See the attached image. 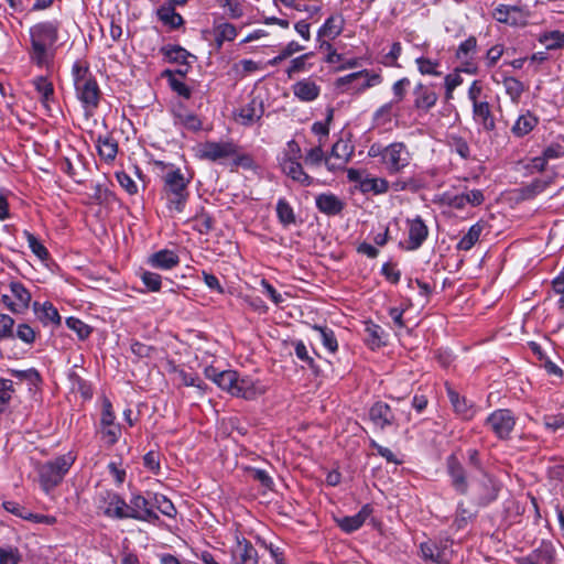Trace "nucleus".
<instances>
[{
  "label": "nucleus",
  "instance_id": "obj_1",
  "mask_svg": "<svg viewBox=\"0 0 564 564\" xmlns=\"http://www.w3.org/2000/svg\"><path fill=\"white\" fill-rule=\"evenodd\" d=\"M31 59L42 66L47 59L48 50L58 39V24L52 21L40 22L31 26Z\"/></svg>",
  "mask_w": 564,
  "mask_h": 564
},
{
  "label": "nucleus",
  "instance_id": "obj_2",
  "mask_svg": "<svg viewBox=\"0 0 564 564\" xmlns=\"http://www.w3.org/2000/svg\"><path fill=\"white\" fill-rule=\"evenodd\" d=\"M75 462L72 453L58 456L37 466V476L42 489L48 494L57 487Z\"/></svg>",
  "mask_w": 564,
  "mask_h": 564
},
{
  "label": "nucleus",
  "instance_id": "obj_3",
  "mask_svg": "<svg viewBox=\"0 0 564 564\" xmlns=\"http://www.w3.org/2000/svg\"><path fill=\"white\" fill-rule=\"evenodd\" d=\"M73 72L77 97L83 102L86 112L91 113L99 104V86L87 68H83L78 64H75Z\"/></svg>",
  "mask_w": 564,
  "mask_h": 564
},
{
  "label": "nucleus",
  "instance_id": "obj_4",
  "mask_svg": "<svg viewBox=\"0 0 564 564\" xmlns=\"http://www.w3.org/2000/svg\"><path fill=\"white\" fill-rule=\"evenodd\" d=\"M163 180V192L167 200V207L182 213L189 195L187 188L189 180L180 170L169 171Z\"/></svg>",
  "mask_w": 564,
  "mask_h": 564
},
{
  "label": "nucleus",
  "instance_id": "obj_5",
  "mask_svg": "<svg viewBox=\"0 0 564 564\" xmlns=\"http://www.w3.org/2000/svg\"><path fill=\"white\" fill-rule=\"evenodd\" d=\"M96 503L98 510H100L107 518L118 520L124 519L127 502L117 492L111 490H100L97 494Z\"/></svg>",
  "mask_w": 564,
  "mask_h": 564
},
{
  "label": "nucleus",
  "instance_id": "obj_6",
  "mask_svg": "<svg viewBox=\"0 0 564 564\" xmlns=\"http://www.w3.org/2000/svg\"><path fill=\"white\" fill-rule=\"evenodd\" d=\"M486 423L499 438L505 440L513 431L516 417L510 410L500 409L492 412Z\"/></svg>",
  "mask_w": 564,
  "mask_h": 564
},
{
  "label": "nucleus",
  "instance_id": "obj_7",
  "mask_svg": "<svg viewBox=\"0 0 564 564\" xmlns=\"http://www.w3.org/2000/svg\"><path fill=\"white\" fill-rule=\"evenodd\" d=\"M384 163L392 172H399L409 164V152L403 143H392L381 153Z\"/></svg>",
  "mask_w": 564,
  "mask_h": 564
},
{
  "label": "nucleus",
  "instance_id": "obj_8",
  "mask_svg": "<svg viewBox=\"0 0 564 564\" xmlns=\"http://www.w3.org/2000/svg\"><path fill=\"white\" fill-rule=\"evenodd\" d=\"M236 153V145L231 142H206L199 149L200 158L209 161L227 159Z\"/></svg>",
  "mask_w": 564,
  "mask_h": 564
},
{
  "label": "nucleus",
  "instance_id": "obj_9",
  "mask_svg": "<svg viewBox=\"0 0 564 564\" xmlns=\"http://www.w3.org/2000/svg\"><path fill=\"white\" fill-rule=\"evenodd\" d=\"M231 562L232 564H260L258 551L246 539L238 540L231 549Z\"/></svg>",
  "mask_w": 564,
  "mask_h": 564
},
{
  "label": "nucleus",
  "instance_id": "obj_10",
  "mask_svg": "<svg viewBox=\"0 0 564 564\" xmlns=\"http://www.w3.org/2000/svg\"><path fill=\"white\" fill-rule=\"evenodd\" d=\"M447 473L452 478V485L456 491L462 495L467 494L468 482L466 479V474L463 465L459 463L455 455H451L447 458Z\"/></svg>",
  "mask_w": 564,
  "mask_h": 564
},
{
  "label": "nucleus",
  "instance_id": "obj_11",
  "mask_svg": "<svg viewBox=\"0 0 564 564\" xmlns=\"http://www.w3.org/2000/svg\"><path fill=\"white\" fill-rule=\"evenodd\" d=\"M263 113V102L257 98H253L249 104L240 108L236 120L243 126H251L256 121H259Z\"/></svg>",
  "mask_w": 564,
  "mask_h": 564
},
{
  "label": "nucleus",
  "instance_id": "obj_12",
  "mask_svg": "<svg viewBox=\"0 0 564 564\" xmlns=\"http://www.w3.org/2000/svg\"><path fill=\"white\" fill-rule=\"evenodd\" d=\"M414 107L422 110H430L436 105L438 96L432 86L419 83L414 90Z\"/></svg>",
  "mask_w": 564,
  "mask_h": 564
},
{
  "label": "nucleus",
  "instance_id": "obj_13",
  "mask_svg": "<svg viewBox=\"0 0 564 564\" xmlns=\"http://www.w3.org/2000/svg\"><path fill=\"white\" fill-rule=\"evenodd\" d=\"M173 116L176 124L184 127L189 131H198L202 128L200 119L183 104H176L173 108Z\"/></svg>",
  "mask_w": 564,
  "mask_h": 564
},
{
  "label": "nucleus",
  "instance_id": "obj_14",
  "mask_svg": "<svg viewBox=\"0 0 564 564\" xmlns=\"http://www.w3.org/2000/svg\"><path fill=\"white\" fill-rule=\"evenodd\" d=\"M429 235V229L424 221L416 217L415 219L409 223V250L419 249L422 243L426 240Z\"/></svg>",
  "mask_w": 564,
  "mask_h": 564
},
{
  "label": "nucleus",
  "instance_id": "obj_15",
  "mask_svg": "<svg viewBox=\"0 0 564 564\" xmlns=\"http://www.w3.org/2000/svg\"><path fill=\"white\" fill-rule=\"evenodd\" d=\"M369 417L372 423L383 430L386 426L393 424L394 415L391 408L383 402H376L369 410Z\"/></svg>",
  "mask_w": 564,
  "mask_h": 564
},
{
  "label": "nucleus",
  "instance_id": "obj_16",
  "mask_svg": "<svg viewBox=\"0 0 564 564\" xmlns=\"http://www.w3.org/2000/svg\"><path fill=\"white\" fill-rule=\"evenodd\" d=\"M10 289L17 301L8 303V308L13 313H22L29 307L31 294L20 282H12Z\"/></svg>",
  "mask_w": 564,
  "mask_h": 564
},
{
  "label": "nucleus",
  "instance_id": "obj_17",
  "mask_svg": "<svg viewBox=\"0 0 564 564\" xmlns=\"http://www.w3.org/2000/svg\"><path fill=\"white\" fill-rule=\"evenodd\" d=\"M371 512H372L371 506L365 505L358 513L350 516V517H344V518L339 519L337 521L338 525L343 531H345L347 533H351V532L358 530L365 523V521L371 514Z\"/></svg>",
  "mask_w": 564,
  "mask_h": 564
},
{
  "label": "nucleus",
  "instance_id": "obj_18",
  "mask_svg": "<svg viewBox=\"0 0 564 564\" xmlns=\"http://www.w3.org/2000/svg\"><path fill=\"white\" fill-rule=\"evenodd\" d=\"M359 79H362V83H358L354 87V89L356 91H362V90L371 87L373 85L372 82L378 80L379 76L378 75L369 76L368 72L361 70V72L352 73L347 76L338 78L336 82V85H337V87H344L346 85H350L355 82H358Z\"/></svg>",
  "mask_w": 564,
  "mask_h": 564
},
{
  "label": "nucleus",
  "instance_id": "obj_19",
  "mask_svg": "<svg viewBox=\"0 0 564 564\" xmlns=\"http://www.w3.org/2000/svg\"><path fill=\"white\" fill-rule=\"evenodd\" d=\"M265 389L259 382H254L249 378H239L237 380L236 389L234 390V395L241 397L245 399H254L258 395L264 393Z\"/></svg>",
  "mask_w": 564,
  "mask_h": 564
},
{
  "label": "nucleus",
  "instance_id": "obj_20",
  "mask_svg": "<svg viewBox=\"0 0 564 564\" xmlns=\"http://www.w3.org/2000/svg\"><path fill=\"white\" fill-rule=\"evenodd\" d=\"M180 262L178 256L169 249L160 250L149 258V263L156 269L170 270Z\"/></svg>",
  "mask_w": 564,
  "mask_h": 564
},
{
  "label": "nucleus",
  "instance_id": "obj_21",
  "mask_svg": "<svg viewBox=\"0 0 564 564\" xmlns=\"http://www.w3.org/2000/svg\"><path fill=\"white\" fill-rule=\"evenodd\" d=\"M151 507L150 500L139 494H134L131 496L130 502L127 503L124 519L140 520L142 519V513L147 512Z\"/></svg>",
  "mask_w": 564,
  "mask_h": 564
},
{
  "label": "nucleus",
  "instance_id": "obj_22",
  "mask_svg": "<svg viewBox=\"0 0 564 564\" xmlns=\"http://www.w3.org/2000/svg\"><path fill=\"white\" fill-rule=\"evenodd\" d=\"M319 87L310 78L300 80L293 85V94L302 101H313L319 95Z\"/></svg>",
  "mask_w": 564,
  "mask_h": 564
},
{
  "label": "nucleus",
  "instance_id": "obj_23",
  "mask_svg": "<svg viewBox=\"0 0 564 564\" xmlns=\"http://www.w3.org/2000/svg\"><path fill=\"white\" fill-rule=\"evenodd\" d=\"M352 154V148L344 140H338L332 148L330 155L325 158V164L328 170H334L335 164L330 162L332 159H336L339 161L338 165H344L348 162L349 158Z\"/></svg>",
  "mask_w": 564,
  "mask_h": 564
},
{
  "label": "nucleus",
  "instance_id": "obj_24",
  "mask_svg": "<svg viewBox=\"0 0 564 564\" xmlns=\"http://www.w3.org/2000/svg\"><path fill=\"white\" fill-rule=\"evenodd\" d=\"M282 170L288 176L304 186L312 184V177L304 172L301 163L295 160L285 159L282 163Z\"/></svg>",
  "mask_w": 564,
  "mask_h": 564
},
{
  "label": "nucleus",
  "instance_id": "obj_25",
  "mask_svg": "<svg viewBox=\"0 0 564 564\" xmlns=\"http://www.w3.org/2000/svg\"><path fill=\"white\" fill-rule=\"evenodd\" d=\"M317 208L327 215H337L344 208V203L334 194H321L316 197Z\"/></svg>",
  "mask_w": 564,
  "mask_h": 564
},
{
  "label": "nucleus",
  "instance_id": "obj_26",
  "mask_svg": "<svg viewBox=\"0 0 564 564\" xmlns=\"http://www.w3.org/2000/svg\"><path fill=\"white\" fill-rule=\"evenodd\" d=\"M344 29V19L341 15L329 17L318 31V40L325 37L328 40L336 39Z\"/></svg>",
  "mask_w": 564,
  "mask_h": 564
},
{
  "label": "nucleus",
  "instance_id": "obj_27",
  "mask_svg": "<svg viewBox=\"0 0 564 564\" xmlns=\"http://www.w3.org/2000/svg\"><path fill=\"white\" fill-rule=\"evenodd\" d=\"M474 108V118L475 120L482 126V128L487 131H491L495 129V119L490 111V106L488 102H479L473 106Z\"/></svg>",
  "mask_w": 564,
  "mask_h": 564
},
{
  "label": "nucleus",
  "instance_id": "obj_28",
  "mask_svg": "<svg viewBox=\"0 0 564 564\" xmlns=\"http://www.w3.org/2000/svg\"><path fill=\"white\" fill-rule=\"evenodd\" d=\"M162 53L171 61L180 63L182 66H189V59H196V57L187 52L185 48L178 45H167L162 47Z\"/></svg>",
  "mask_w": 564,
  "mask_h": 564
},
{
  "label": "nucleus",
  "instance_id": "obj_29",
  "mask_svg": "<svg viewBox=\"0 0 564 564\" xmlns=\"http://www.w3.org/2000/svg\"><path fill=\"white\" fill-rule=\"evenodd\" d=\"M530 348L532 352L536 356L539 361L541 362V367H543L549 375H553L556 377H562V369L554 364L542 350L541 346L534 341L530 343Z\"/></svg>",
  "mask_w": 564,
  "mask_h": 564
},
{
  "label": "nucleus",
  "instance_id": "obj_30",
  "mask_svg": "<svg viewBox=\"0 0 564 564\" xmlns=\"http://www.w3.org/2000/svg\"><path fill=\"white\" fill-rule=\"evenodd\" d=\"M97 149L101 159L111 162L116 159L118 153V143L112 138H101L97 140Z\"/></svg>",
  "mask_w": 564,
  "mask_h": 564
},
{
  "label": "nucleus",
  "instance_id": "obj_31",
  "mask_svg": "<svg viewBox=\"0 0 564 564\" xmlns=\"http://www.w3.org/2000/svg\"><path fill=\"white\" fill-rule=\"evenodd\" d=\"M511 13H517L521 15V9L517 6H506L500 4L497 7L494 11V18L501 23H508V24H517L518 18L511 17Z\"/></svg>",
  "mask_w": 564,
  "mask_h": 564
},
{
  "label": "nucleus",
  "instance_id": "obj_32",
  "mask_svg": "<svg viewBox=\"0 0 564 564\" xmlns=\"http://www.w3.org/2000/svg\"><path fill=\"white\" fill-rule=\"evenodd\" d=\"M159 19L172 29H176L183 24V18L172 6H163L158 10Z\"/></svg>",
  "mask_w": 564,
  "mask_h": 564
},
{
  "label": "nucleus",
  "instance_id": "obj_33",
  "mask_svg": "<svg viewBox=\"0 0 564 564\" xmlns=\"http://www.w3.org/2000/svg\"><path fill=\"white\" fill-rule=\"evenodd\" d=\"M482 229L484 224L481 223L473 225L467 231V234H465L457 243V249L465 251L471 249L475 246V243L479 240Z\"/></svg>",
  "mask_w": 564,
  "mask_h": 564
},
{
  "label": "nucleus",
  "instance_id": "obj_34",
  "mask_svg": "<svg viewBox=\"0 0 564 564\" xmlns=\"http://www.w3.org/2000/svg\"><path fill=\"white\" fill-rule=\"evenodd\" d=\"M553 560V550L550 546H543L529 556L522 557L518 564H549Z\"/></svg>",
  "mask_w": 564,
  "mask_h": 564
},
{
  "label": "nucleus",
  "instance_id": "obj_35",
  "mask_svg": "<svg viewBox=\"0 0 564 564\" xmlns=\"http://www.w3.org/2000/svg\"><path fill=\"white\" fill-rule=\"evenodd\" d=\"M34 311L37 314L39 318L44 323H56L58 324L61 321V316L57 310L51 303H44L40 305L37 302L33 304Z\"/></svg>",
  "mask_w": 564,
  "mask_h": 564
},
{
  "label": "nucleus",
  "instance_id": "obj_36",
  "mask_svg": "<svg viewBox=\"0 0 564 564\" xmlns=\"http://www.w3.org/2000/svg\"><path fill=\"white\" fill-rule=\"evenodd\" d=\"M481 488L482 494H480L478 498L479 505L486 506L497 498L499 487L490 477L485 478V480L481 484Z\"/></svg>",
  "mask_w": 564,
  "mask_h": 564
},
{
  "label": "nucleus",
  "instance_id": "obj_37",
  "mask_svg": "<svg viewBox=\"0 0 564 564\" xmlns=\"http://www.w3.org/2000/svg\"><path fill=\"white\" fill-rule=\"evenodd\" d=\"M388 182L384 178L370 177L367 175L365 181L361 182L362 193L382 194L388 191Z\"/></svg>",
  "mask_w": 564,
  "mask_h": 564
},
{
  "label": "nucleus",
  "instance_id": "obj_38",
  "mask_svg": "<svg viewBox=\"0 0 564 564\" xmlns=\"http://www.w3.org/2000/svg\"><path fill=\"white\" fill-rule=\"evenodd\" d=\"M536 122V118L527 113L518 118L511 130L517 137H523L535 127Z\"/></svg>",
  "mask_w": 564,
  "mask_h": 564
},
{
  "label": "nucleus",
  "instance_id": "obj_39",
  "mask_svg": "<svg viewBox=\"0 0 564 564\" xmlns=\"http://www.w3.org/2000/svg\"><path fill=\"white\" fill-rule=\"evenodd\" d=\"M448 398L451 403L456 411V413L460 414L464 419H469L473 415V410L467 405V401L465 398H462L457 392L449 389Z\"/></svg>",
  "mask_w": 564,
  "mask_h": 564
},
{
  "label": "nucleus",
  "instance_id": "obj_40",
  "mask_svg": "<svg viewBox=\"0 0 564 564\" xmlns=\"http://www.w3.org/2000/svg\"><path fill=\"white\" fill-rule=\"evenodd\" d=\"M151 505L166 517L174 518L176 516V508L173 502L163 495L155 494Z\"/></svg>",
  "mask_w": 564,
  "mask_h": 564
},
{
  "label": "nucleus",
  "instance_id": "obj_41",
  "mask_svg": "<svg viewBox=\"0 0 564 564\" xmlns=\"http://www.w3.org/2000/svg\"><path fill=\"white\" fill-rule=\"evenodd\" d=\"M238 373L234 370H224L218 375L217 386L234 395L237 386Z\"/></svg>",
  "mask_w": 564,
  "mask_h": 564
},
{
  "label": "nucleus",
  "instance_id": "obj_42",
  "mask_svg": "<svg viewBox=\"0 0 564 564\" xmlns=\"http://www.w3.org/2000/svg\"><path fill=\"white\" fill-rule=\"evenodd\" d=\"M276 214L279 220L285 226L295 223V215L293 208L285 199H279L276 204Z\"/></svg>",
  "mask_w": 564,
  "mask_h": 564
},
{
  "label": "nucleus",
  "instance_id": "obj_43",
  "mask_svg": "<svg viewBox=\"0 0 564 564\" xmlns=\"http://www.w3.org/2000/svg\"><path fill=\"white\" fill-rule=\"evenodd\" d=\"M22 555L15 546H0V564H19Z\"/></svg>",
  "mask_w": 564,
  "mask_h": 564
},
{
  "label": "nucleus",
  "instance_id": "obj_44",
  "mask_svg": "<svg viewBox=\"0 0 564 564\" xmlns=\"http://www.w3.org/2000/svg\"><path fill=\"white\" fill-rule=\"evenodd\" d=\"M321 334L323 345L330 351L335 352L338 348L337 339L332 329L315 325L313 327Z\"/></svg>",
  "mask_w": 564,
  "mask_h": 564
},
{
  "label": "nucleus",
  "instance_id": "obj_45",
  "mask_svg": "<svg viewBox=\"0 0 564 564\" xmlns=\"http://www.w3.org/2000/svg\"><path fill=\"white\" fill-rule=\"evenodd\" d=\"M237 30L230 23H221L216 28V42L218 46H220L224 41L235 40Z\"/></svg>",
  "mask_w": 564,
  "mask_h": 564
},
{
  "label": "nucleus",
  "instance_id": "obj_46",
  "mask_svg": "<svg viewBox=\"0 0 564 564\" xmlns=\"http://www.w3.org/2000/svg\"><path fill=\"white\" fill-rule=\"evenodd\" d=\"M93 198L98 203V204H111L113 202L117 200V197L116 195L109 191L105 185L102 184H96L95 187H94V194H93Z\"/></svg>",
  "mask_w": 564,
  "mask_h": 564
},
{
  "label": "nucleus",
  "instance_id": "obj_47",
  "mask_svg": "<svg viewBox=\"0 0 564 564\" xmlns=\"http://www.w3.org/2000/svg\"><path fill=\"white\" fill-rule=\"evenodd\" d=\"M14 319L8 315L0 313V340L14 338Z\"/></svg>",
  "mask_w": 564,
  "mask_h": 564
},
{
  "label": "nucleus",
  "instance_id": "obj_48",
  "mask_svg": "<svg viewBox=\"0 0 564 564\" xmlns=\"http://www.w3.org/2000/svg\"><path fill=\"white\" fill-rule=\"evenodd\" d=\"M24 235L26 237L28 243L32 252L41 260H46L48 257L47 249L37 240V238L29 232L24 231Z\"/></svg>",
  "mask_w": 564,
  "mask_h": 564
},
{
  "label": "nucleus",
  "instance_id": "obj_49",
  "mask_svg": "<svg viewBox=\"0 0 564 564\" xmlns=\"http://www.w3.org/2000/svg\"><path fill=\"white\" fill-rule=\"evenodd\" d=\"M503 86L507 94L513 101H517L520 98L524 89L523 84L513 77L506 78L503 80Z\"/></svg>",
  "mask_w": 564,
  "mask_h": 564
},
{
  "label": "nucleus",
  "instance_id": "obj_50",
  "mask_svg": "<svg viewBox=\"0 0 564 564\" xmlns=\"http://www.w3.org/2000/svg\"><path fill=\"white\" fill-rule=\"evenodd\" d=\"M33 84L37 93L42 96V101L46 102L54 93L53 85L43 76L36 77Z\"/></svg>",
  "mask_w": 564,
  "mask_h": 564
},
{
  "label": "nucleus",
  "instance_id": "obj_51",
  "mask_svg": "<svg viewBox=\"0 0 564 564\" xmlns=\"http://www.w3.org/2000/svg\"><path fill=\"white\" fill-rule=\"evenodd\" d=\"M13 392L12 381L8 379H0V413L4 411Z\"/></svg>",
  "mask_w": 564,
  "mask_h": 564
},
{
  "label": "nucleus",
  "instance_id": "obj_52",
  "mask_svg": "<svg viewBox=\"0 0 564 564\" xmlns=\"http://www.w3.org/2000/svg\"><path fill=\"white\" fill-rule=\"evenodd\" d=\"M66 324L70 329L76 332L80 339H86L91 333V328L78 318L68 317Z\"/></svg>",
  "mask_w": 564,
  "mask_h": 564
},
{
  "label": "nucleus",
  "instance_id": "obj_53",
  "mask_svg": "<svg viewBox=\"0 0 564 564\" xmlns=\"http://www.w3.org/2000/svg\"><path fill=\"white\" fill-rule=\"evenodd\" d=\"M541 42L547 50L562 47L564 45V33L560 31H553L550 34H545L541 39Z\"/></svg>",
  "mask_w": 564,
  "mask_h": 564
},
{
  "label": "nucleus",
  "instance_id": "obj_54",
  "mask_svg": "<svg viewBox=\"0 0 564 564\" xmlns=\"http://www.w3.org/2000/svg\"><path fill=\"white\" fill-rule=\"evenodd\" d=\"M294 350H295V355L299 359H301L302 361L306 362L307 366L316 373L318 375V369L317 367L315 366V362H314V359L308 355V351H307V348L306 346L304 345L303 341H296L294 344Z\"/></svg>",
  "mask_w": 564,
  "mask_h": 564
},
{
  "label": "nucleus",
  "instance_id": "obj_55",
  "mask_svg": "<svg viewBox=\"0 0 564 564\" xmlns=\"http://www.w3.org/2000/svg\"><path fill=\"white\" fill-rule=\"evenodd\" d=\"M116 178L120 186L129 194L134 195L138 193V186L134 181L126 172H117Z\"/></svg>",
  "mask_w": 564,
  "mask_h": 564
},
{
  "label": "nucleus",
  "instance_id": "obj_56",
  "mask_svg": "<svg viewBox=\"0 0 564 564\" xmlns=\"http://www.w3.org/2000/svg\"><path fill=\"white\" fill-rule=\"evenodd\" d=\"M416 64L419 67V70L423 75H434L440 76L441 73L436 70V67L438 66L437 62H433L425 57H419L416 58Z\"/></svg>",
  "mask_w": 564,
  "mask_h": 564
},
{
  "label": "nucleus",
  "instance_id": "obj_57",
  "mask_svg": "<svg viewBox=\"0 0 564 564\" xmlns=\"http://www.w3.org/2000/svg\"><path fill=\"white\" fill-rule=\"evenodd\" d=\"M421 556L424 560H430L434 563H440V553L437 552V546L433 542H424L420 545Z\"/></svg>",
  "mask_w": 564,
  "mask_h": 564
},
{
  "label": "nucleus",
  "instance_id": "obj_58",
  "mask_svg": "<svg viewBox=\"0 0 564 564\" xmlns=\"http://www.w3.org/2000/svg\"><path fill=\"white\" fill-rule=\"evenodd\" d=\"M323 160H325V156L322 149V139H319V144L307 152L305 163L310 165H319Z\"/></svg>",
  "mask_w": 564,
  "mask_h": 564
},
{
  "label": "nucleus",
  "instance_id": "obj_59",
  "mask_svg": "<svg viewBox=\"0 0 564 564\" xmlns=\"http://www.w3.org/2000/svg\"><path fill=\"white\" fill-rule=\"evenodd\" d=\"M250 477L259 481L265 488H272L273 480L264 469L251 468L249 470Z\"/></svg>",
  "mask_w": 564,
  "mask_h": 564
},
{
  "label": "nucleus",
  "instance_id": "obj_60",
  "mask_svg": "<svg viewBox=\"0 0 564 564\" xmlns=\"http://www.w3.org/2000/svg\"><path fill=\"white\" fill-rule=\"evenodd\" d=\"M218 1H219L220 7L228 10L229 15L232 19H238V18L242 17L243 9H242V6L238 1H235V0H218Z\"/></svg>",
  "mask_w": 564,
  "mask_h": 564
},
{
  "label": "nucleus",
  "instance_id": "obj_61",
  "mask_svg": "<svg viewBox=\"0 0 564 564\" xmlns=\"http://www.w3.org/2000/svg\"><path fill=\"white\" fill-rule=\"evenodd\" d=\"M18 337L25 344H31L35 339V332L28 324H19L14 337Z\"/></svg>",
  "mask_w": 564,
  "mask_h": 564
},
{
  "label": "nucleus",
  "instance_id": "obj_62",
  "mask_svg": "<svg viewBox=\"0 0 564 564\" xmlns=\"http://www.w3.org/2000/svg\"><path fill=\"white\" fill-rule=\"evenodd\" d=\"M142 281L153 292L161 288V276L158 273L145 271L142 273Z\"/></svg>",
  "mask_w": 564,
  "mask_h": 564
},
{
  "label": "nucleus",
  "instance_id": "obj_63",
  "mask_svg": "<svg viewBox=\"0 0 564 564\" xmlns=\"http://www.w3.org/2000/svg\"><path fill=\"white\" fill-rule=\"evenodd\" d=\"M452 147L454 151L463 159L469 158V147L468 143L459 137L452 138Z\"/></svg>",
  "mask_w": 564,
  "mask_h": 564
},
{
  "label": "nucleus",
  "instance_id": "obj_64",
  "mask_svg": "<svg viewBox=\"0 0 564 564\" xmlns=\"http://www.w3.org/2000/svg\"><path fill=\"white\" fill-rule=\"evenodd\" d=\"M312 55V53L303 54L291 61V65L288 68L286 73L289 77H292L293 74L299 73L304 69L306 59Z\"/></svg>",
  "mask_w": 564,
  "mask_h": 564
}]
</instances>
